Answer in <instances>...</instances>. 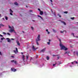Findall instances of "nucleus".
I'll return each mask as SVG.
<instances>
[{
  "mask_svg": "<svg viewBox=\"0 0 78 78\" xmlns=\"http://www.w3.org/2000/svg\"><path fill=\"white\" fill-rule=\"evenodd\" d=\"M71 19H72V20H74V17H73V18H71Z\"/></svg>",
  "mask_w": 78,
  "mask_h": 78,
  "instance_id": "cd10ccee",
  "label": "nucleus"
},
{
  "mask_svg": "<svg viewBox=\"0 0 78 78\" xmlns=\"http://www.w3.org/2000/svg\"><path fill=\"white\" fill-rule=\"evenodd\" d=\"M30 12H33V10H30Z\"/></svg>",
  "mask_w": 78,
  "mask_h": 78,
  "instance_id": "a19ab883",
  "label": "nucleus"
},
{
  "mask_svg": "<svg viewBox=\"0 0 78 78\" xmlns=\"http://www.w3.org/2000/svg\"><path fill=\"white\" fill-rule=\"evenodd\" d=\"M11 70H12V71L14 72H16V69H14V68L13 69L12 68H11Z\"/></svg>",
  "mask_w": 78,
  "mask_h": 78,
  "instance_id": "39448f33",
  "label": "nucleus"
},
{
  "mask_svg": "<svg viewBox=\"0 0 78 78\" xmlns=\"http://www.w3.org/2000/svg\"><path fill=\"white\" fill-rule=\"evenodd\" d=\"M5 19L6 20H8V18L7 16H5Z\"/></svg>",
  "mask_w": 78,
  "mask_h": 78,
  "instance_id": "6ab92c4d",
  "label": "nucleus"
},
{
  "mask_svg": "<svg viewBox=\"0 0 78 78\" xmlns=\"http://www.w3.org/2000/svg\"><path fill=\"white\" fill-rule=\"evenodd\" d=\"M54 14L55 16H56V15H55V13H54Z\"/></svg>",
  "mask_w": 78,
  "mask_h": 78,
  "instance_id": "4d7b16f0",
  "label": "nucleus"
},
{
  "mask_svg": "<svg viewBox=\"0 0 78 78\" xmlns=\"http://www.w3.org/2000/svg\"><path fill=\"white\" fill-rule=\"evenodd\" d=\"M2 19H3V20H5V19H4V18H2Z\"/></svg>",
  "mask_w": 78,
  "mask_h": 78,
  "instance_id": "13d9d810",
  "label": "nucleus"
},
{
  "mask_svg": "<svg viewBox=\"0 0 78 78\" xmlns=\"http://www.w3.org/2000/svg\"><path fill=\"white\" fill-rule=\"evenodd\" d=\"M7 34H8V35H9V36H10V34L9 33H7Z\"/></svg>",
  "mask_w": 78,
  "mask_h": 78,
  "instance_id": "72a5a7b5",
  "label": "nucleus"
},
{
  "mask_svg": "<svg viewBox=\"0 0 78 78\" xmlns=\"http://www.w3.org/2000/svg\"><path fill=\"white\" fill-rule=\"evenodd\" d=\"M11 62H14V60H12L11 61Z\"/></svg>",
  "mask_w": 78,
  "mask_h": 78,
  "instance_id": "c756f323",
  "label": "nucleus"
},
{
  "mask_svg": "<svg viewBox=\"0 0 78 78\" xmlns=\"http://www.w3.org/2000/svg\"><path fill=\"white\" fill-rule=\"evenodd\" d=\"M9 28H10V29H14V27H12V28H11V27L9 26Z\"/></svg>",
  "mask_w": 78,
  "mask_h": 78,
  "instance_id": "1a4fd4ad",
  "label": "nucleus"
},
{
  "mask_svg": "<svg viewBox=\"0 0 78 78\" xmlns=\"http://www.w3.org/2000/svg\"><path fill=\"white\" fill-rule=\"evenodd\" d=\"M9 31L10 32H12V31H14V30L13 29H10L9 30Z\"/></svg>",
  "mask_w": 78,
  "mask_h": 78,
  "instance_id": "0eeeda50",
  "label": "nucleus"
},
{
  "mask_svg": "<svg viewBox=\"0 0 78 78\" xmlns=\"http://www.w3.org/2000/svg\"><path fill=\"white\" fill-rule=\"evenodd\" d=\"M71 34L73 36V37H75V36L74 35V33H72Z\"/></svg>",
  "mask_w": 78,
  "mask_h": 78,
  "instance_id": "bb28decb",
  "label": "nucleus"
},
{
  "mask_svg": "<svg viewBox=\"0 0 78 78\" xmlns=\"http://www.w3.org/2000/svg\"><path fill=\"white\" fill-rule=\"evenodd\" d=\"M64 13L65 14H67L68 13V12L67 11L64 12Z\"/></svg>",
  "mask_w": 78,
  "mask_h": 78,
  "instance_id": "393cba45",
  "label": "nucleus"
},
{
  "mask_svg": "<svg viewBox=\"0 0 78 78\" xmlns=\"http://www.w3.org/2000/svg\"><path fill=\"white\" fill-rule=\"evenodd\" d=\"M26 7L27 8H28V6H27V5L26 6Z\"/></svg>",
  "mask_w": 78,
  "mask_h": 78,
  "instance_id": "680f3d73",
  "label": "nucleus"
},
{
  "mask_svg": "<svg viewBox=\"0 0 78 78\" xmlns=\"http://www.w3.org/2000/svg\"><path fill=\"white\" fill-rule=\"evenodd\" d=\"M49 58H49V57L48 56L47 57L46 59L47 60H49Z\"/></svg>",
  "mask_w": 78,
  "mask_h": 78,
  "instance_id": "f3484780",
  "label": "nucleus"
},
{
  "mask_svg": "<svg viewBox=\"0 0 78 78\" xmlns=\"http://www.w3.org/2000/svg\"><path fill=\"white\" fill-rule=\"evenodd\" d=\"M59 17H61V16L60 15H59Z\"/></svg>",
  "mask_w": 78,
  "mask_h": 78,
  "instance_id": "8fccbe9b",
  "label": "nucleus"
},
{
  "mask_svg": "<svg viewBox=\"0 0 78 78\" xmlns=\"http://www.w3.org/2000/svg\"><path fill=\"white\" fill-rule=\"evenodd\" d=\"M61 22L62 23H63V24H64L65 25H66V23H65V22H64V21H61Z\"/></svg>",
  "mask_w": 78,
  "mask_h": 78,
  "instance_id": "4468645a",
  "label": "nucleus"
},
{
  "mask_svg": "<svg viewBox=\"0 0 78 78\" xmlns=\"http://www.w3.org/2000/svg\"><path fill=\"white\" fill-rule=\"evenodd\" d=\"M40 15H43V11H41L40 12Z\"/></svg>",
  "mask_w": 78,
  "mask_h": 78,
  "instance_id": "9b49d317",
  "label": "nucleus"
},
{
  "mask_svg": "<svg viewBox=\"0 0 78 78\" xmlns=\"http://www.w3.org/2000/svg\"><path fill=\"white\" fill-rule=\"evenodd\" d=\"M53 31L54 33H56V31L55 29H53Z\"/></svg>",
  "mask_w": 78,
  "mask_h": 78,
  "instance_id": "5701e85b",
  "label": "nucleus"
},
{
  "mask_svg": "<svg viewBox=\"0 0 78 78\" xmlns=\"http://www.w3.org/2000/svg\"><path fill=\"white\" fill-rule=\"evenodd\" d=\"M71 63L72 64H73V62H72Z\"/></svg>",
  "mask_w": 78,
  "mask_h": 78,
  "instance_id": "49530a36",
  "label": "nucleus"
},
{
  "mask_svg": "<svg viewBox=\"0 0 78 78\" xmlns=\"http://www.w3.org/2000/svg\"><path fill=\"white\" fill-rule=\"evenodd\" d=\"M48 34H50V32H49V31H48Z\"/></svg>",
  "mask_w": 78,
  "mask_h": 78,
  "instance_id": "f704fd0d",
  "label": "nucleus"
},
{
  "mask_svg": "<svg viewBox=\"0 0 78 78\" xmlns=\"http://www.w3.org/2000/svg\"><path fill=\"white\" fill-rule=\"evenodd\" d=\"M33 15H34V16H35V15L33 14Z\"/></svg>",
  "mask_w": 78,
  "mask_h": 78,
  "instance_id": "774afa93",
  "label": "nucleus"
},
{
  "mask_svg": "<svg viewBox=\"0 0 78 78\" xmlns=\"http://www.w3.org/2000/svg\"><path fill=\"white\" fill-rule=\"evenodd\" d=\"M37 57H38V56H37V55L36 56V58H37Z\"/></svg>",
  "mask_w": 78,
  "mask_h": 78,
  "instance_id": "3c124183",
  "label": "nucleus"
},
{
  "mask_svg": "<svg viewBox=\"0 0 78 78\" xmlns=\"http://www.w3.org/2000/svg\"><path fill=\"white\" fill-rule=\"evenodd\" d=\"M64 31H65V33H66V31H61L60 33H64Z\"/></svg>",
  "mask_w": 78,
  "mask_h": 78,
  "instance_id": "a211bd4d",
  "label": "nucleus"
},
{
  "mask_svg": "<svg viewBox=\"0 0 78 78\" xmlns=\"http://www.w3.org/2000/svg\"><path fill=\"white\" fill-rule=\"evenodd\" d=\"M36 50H37V48H35Z\"/></svg>",
  "mask_w": 78,
  "mask_h": 78,
  "instance_id": "052dcab7",
  "label": "nucleus"
},
{
  "mask_svg": "<svg viewBox=\"0 0 78 78\" xmlns=\"http://www.w3.org/2000/svg\"><path fill=\"white\" fill-rule=\"evenodd\" d=\"M28 57H29L28 55L26 56V59L28 60Z\"/></svg>",
  "mask_w": 78,
  "mask_h": 78,
  "instance_id": "412c9836",
  "label": "nucleus"
},
{
  "mask_svg": "<svg viewBox=\"0 0 78 78\" xmlns=\"http://www.w3.org/2000/svg\"><path fill=\"white\" fill-rule=\"evenodd\" d=\"M14 33H16V31H15V30H14Z\"/></svg>",
  "mask_w": 78,
  "mask_h": 78,
  "instance_id": "5fc2aeb1",
  "label": "nucleus"
},
{
  "mask_svg": "<svg viewBox=\"0 0 78 78\" xmlns=\"http://www.w3.org/2000/svg\"><path fill=\"white\" fill-rule=\"evenodd\" d=\"M46 31H47V32H48V29H47V30H46Z\"/></svg>",
  "mask_w": 78,
  "mask_h": 78,
  "instance_id": "c03bdc74",
  "label": "nucleus"
},
{
  "mask_svg": "<svg viewBox=\"0 0 78 78\" xmlns=\"http://www.w3.org/2000/svg\"><path fill=\"white\" fill-rule=\"evenodd\" d=\"M57 64L58 65H60V64H61V62H57Z\"/></svg>",
  "mask_w": 78,
  "mask_h": 78,
  "instance_id": "ddd939ff",
  "label": "nucleus"
},
{
  "mask_svg": "<svg viewBox=\"0 0 78 78\" xmlns=\"http://www.w3.org/2000/svg\"><path fill=\"white\" fill-rule=\"evenodd\" d=\"M16 43H17V45H19V46H20V43H19V41H16Z\"/></svg>",
  "mask_w": 78,
  "mask_h": 78,
  "instance_id": "9d476101",
  "label": "nucleus"
},
{
  "mask_svg": "<svg viewBox=\"0 0 78 78\" xmlns=\"http://www.w3.org/2000/svg\"><path fill=\"white\" fill-rule=\"evenodd\" d=\"M1 40H2V41H3V38H1Z\"/></svg>",
  "mask_w": 78,
  "mask_h": 78,
  "instance_id": "e433bc0d",
  "label": "nucleus"
},
{
  "mask_svg": "<svg viewBox=\"0 0 78 78\" xmlns=\"http://www.w3.org/2000/svg\"><path fill=\"white\" fill-rule=\"evenodd\" d=\"M3 34H6V33H5V32H3Z\"/></svg>",
  "mask_w": 78,
  "mask_h": 78,
  "instance_id": "7c9ffc66",
  "label": "nucleus"
},
{
  "mask_svg": "<svg viewBox=\"0 0 78 78\" xmlns=\"http://www.w3.org/2000/svg\"><path fill=\"white\" fill-rule=\"evenodd\" d=\"M21 54H23V52H21Z\"/></svg>",
  "mask_w": 78,
  "mask_h": 78,
  "instance_id": "e2e57ef3",
  "label": "nucleus"
},
{
  "mask_svg": "<svg viewBox=\"0 0 78 78\" xmlns=\"http://www.w3.org/2000/svg\"><path fill=\"white\" fill-rule=\"evenodd\" d=\"M38 11H40H40H41V9H38Z\"/></svg>",
  "mask_w": 78,
  "mask_h": 78,
  "instance_id": "473e14b6",
  "label": "nucleus"
},
{
  "mask_svg": "<svg viewBox=\"0 0 78 78\" xmlns=\"http://www.w3.org/2000/svg\"><path fill=\"white\" fill-rule=\"evenodd\" d=\"M20 15L21 16H22V15L20 14Z\"/></svg>",
  "mask_w": 78,
  "mask_h": 78,
  "instance_id": "69168bd1",
  "label": "nucleus"
},
{
  "mask_svg": "<svg viewBox=\"0 0 78 78\" xmlns=\"http://www.w3.org/2000/svg\"><path fill=\"white\" fill-rule=\"evenodd\" d=\"M23 33H24V31H22Z\"/></svg>",
  "mask_w": 78,
  "mask_h": 78,
  "instance_id": "0e129e2a",
  "label": "nucleus"
},
{
  "mask_svg": "<svg viewBox=\"0 0 78 78\" xmlns=\"http://www.w3.org/2000/svg\"><path fill=\"white\" fill-rule=\"evenodd\" d=\"M13 51L15 53H16V51L14 50Z\"/></svg>",
  "mask_w": 78,
  "mask_h": 78,
  "instance_id": "c9c22d12",
  "label": "nucleus"
},
{
  "mask_svg": "<svg viewBox=\"0 0 78 78\" xmlns=\"http://www.w3.org/2000/svg\"><path fill=\"white\" fill-rule=\"evenodd\" d=\"M1 27H4V25L2 24H0V28H1Z\"/></svg>",
  "mask_w": 78,
  "mask_h": 78,
  "instance_id": "2eb2a0df",
  "label": "nucleus"
},
{
  "mask_svg": "<svg viewBox=\"0 0 78 78\" xmlns=\"http://www.w3.org/2000/svg\"><path fill=\"white\" fill-rule=\"evenodd\" d=\"M0 36H1V37H3V35H1L0 34Z\"/></svg>",
  "mask_w": 78,
  "mask_h": 78,
  "instance_id": "58836bf2",
  "label": "nucleus"
},
{
  "mask_svg": "<svg viewBox=\"0 0 78 78\" xmlns=\"http://www.w3.org/2000/svg\"><path fill=\"white\" fill-rule=\"evenodd\" d=\"M57 38H58V39H59V38H58V36H57Z\"/></svg>",
  "mask_w": 78,
  "mask_h": 78,
  "instance_id": "bf43d9fd",
  "label": "nucleus"
},
{
  "mask_svg": "<svg viewBox=\"0 0 78 78\" xmlns=\"http://www.w3.org/2000/svg\"><path fill=\"white\" fill-rule=\"evenodd\" d=\"M47 44H48V45H50V42H48Z\"/></svg>",
  "mask_w": 78,
  "mask_h": 78,
  "instance_id": "c85d7f7f",
  "label": "nucleus"
},
{
  "mask_svg": "<svg viewBox=\"0 0 78 78\" xmlns=\"http://www.w3.org/2000/svg\"><path fill=\"white\" fill-rule=\"evenodd\" d=\"M55 55H53V57H54V56H55Z\"/></svg>",
  "mask_w": 78,
  "mask_h": 78,
  "instance_id": "de8ad7c7",
  "label": "nucleus"
},
{
  "mask_svg": "<svg viewBox=\"0 0 78 78\" xmlns=\"http://www.w3.org/2000/svg\"><path fill=\"white\" fill-rule=\"evenodd\" d=\"M40 36H41L40 35H38V37H37V39H36V42L37 45H39V43H38V41H41V39H40Z\"/></svg>",
  "mask_w": 78,
  "mask_h": 78,
  "instance_id": "f03ea898",
  "label": "nucleus"
},
{
  "mask_svg": "<svg viewBox=\"0 0 78 78\" xmlns=\"http://www.w3.org/2000/svg\"><path fill=\"white\" fill-rule=\"evenodd\" d=\"M10 14L11 15H12V13H11V12H10Z\"/></svg>",
  "mask_w": 78,
  "mask_h": 78,
  "instance_id": "4c0bfd02",
  "label": "nucleus"
},
{
  "mask_svg": "<svg viewBox=\"0 0 78 78\" xmlns=\"http://www.w3.org/2000/svg\"><path fill=\"white\" fill-rule=\"evenodd\" d=\"M57 58H58V59H59V57H57Z\"/></svg>",
  "mask_w": 78,
  "mask_h": 78,
  "instance_id": "864d4df0",
  "label": "nucleus"
},
{
  "mask_svg": "<svg viewBox=\"0 0 78 78\" xmlns=\"http://www.w3.org/2000/svg\"><path fill=\"white\" fill-rule=\"evenodd\" d=\"M38 17H40V18H41V19H42V20H43V19L42 18V17L41 16H39V15H38Z\"/></svg>",
  "mask_w": 78,
  "mask_h": 78,
  "instance_id": "aec40b11",
  "label": "nucleus"
},
{
  "mask_svg": "<svg viewBox=\"0 0 78 78\" xmlns=\"http://www.w3.org/2000/svg\"><path fill=\"white\" fill-rule=\"evenodd\" d=\"M6 39H7V40H7V41L9 42H10L11 41V40H10V39L8 38H7Z\"/></svg>",
  "mask_w": 78,
  "mask_h": 78,
  "instance_id": "6e6552de",
  "label": "nucleus"
},
{
  "mask_svg": "<svg viewBox=\"0 0 78 78\" xmlns=\"http://www.w3.org/2000/svg\"><path fill=\"white\" fill-rule=\"evenodd\" d=\"M11 12H12H12H13V11H12V10H11Z\"/></svg>",
  "mask_w": 78,
  "mask_h": 78,
  "instance_id": "79ce46f5",
  "label": "nucleus"
},
{
  "mask_svg": "<svg viewBox=\"0 0 78 78\" xmlns=\"http://www.w3.org/2000/svg\"><path fill=\"white\" fill-rule=\"evenodd\" d=\"M56 63H55V64H53V66H55V65H56Z\"/></svg>",
  "mask_w": 78,
  "mask_h": 78,
  "instance_id": "2f4dec72",
  "label": "nucleus"
},
{
  "mask_svg": "<svg viewBox=\"0 0 78 78\" xmlns=\"http://www.w3.org/2000/svg\"><path fill=\"white\" fill-rule=\"evenodd\" d=\"M12 10H11V9H10V11H11Z\"/></svg>",
  "mask_w": 78,
  "mask_h": 78,
  "instance_id": "603ef678",
  "label": "nucleus"
},
{
  "mask_svg": "<svg viewBox=\"0 0 78 78\" xmlns=\"http://www.w3.org/2000/svg\"><path fill=\"white\" fill-rule=\"evenodd\" d=\"M59 14H58V16H59Z\"/></svg>",
  "mask_w": 78,
  "mask_h": 78,
  "instance_id": "338daca9",
  "label": "nucleus"
},
{
  "mask_svg": "<svg viewBox=\"0 0 78 78\" xmlns=\"http://www.w3.org/2000/svg\"><path fill=\"white\" fill-rule=\"evenodd\" d=\"M32 48L34 51H35V50H36V48H34V46H33Z\"/></svg>",
  "mask_w": 78,
  "mask_h": 78,
  "instance_id": "f8f14e48",
  "label": "nucleus"
},
{
  "mask_svg": "<svg viewBox=\"0 0 78 78\" xmlns=\"http://www.w3.org/2000/svg\"><path fill=\"white\" fill-rule=\"evenodd\" d=\"M11 39L12 40H14V39H13V38H12V39Z\"/></svg>",
  "mask_w": 78,
  "mask_h": 78,
  "instance_id": "09e8293b",
  "label": "nucleus"
},
{
  "mask_svg": "<svg viewBox=\"0 0 78 78\" xmlns=\"http://www.w3.org/2000/svg\"><path fill=\"white\" fill-rule=\"evenodd\" d=\"M50 0V1L51 2V3H52V2H53V1H52V0Z\"/></svg>",
  "mask_w": 78,
  "mask_h": 78,
  "instance_id": "ea45409f",
  "label": "nucleus"
},
{
  "mask_svg": "<svg viewBox=\"0 0 78 78\" xmlns=\"http://www.w3.org/2000/svg\"><path fill=\"white\" fill-rule=\"evenodd\" d=\"M59 41L60 42V45L61 47V50H64L66 51L68 50V48H66L65 46L63 45L61 43V39H59Z\"/></svg>",
  "mask_w": 78,
  "mask_h": 78,
  "instance_id": "f257e3e1",
  "label": "nucleus"
},
{
  "mask_svg": "<svg viewBox=\"0 0 78 78\" xmlns=\"http://www.w3.org/2000/svg\"><path fill=\"white\" fill-rule=\"evenodd\" d=\"M46 50V48H44L43 49H42L40 51V53H41V52H43V53H44L45 52V51Z\"/></svg>",
  "mask_w": 78,
  "mask_h": 78,
  "instance_id": "7ed1b4c3",
  "label": "nucleus"
},
{
  "mask_svg": "<svg viewBox=\"0 0 78 78\" xmlns=\"http://www.w3.org/2000/svg\"><path fill=\"white\" fill-rule=\"evenodd\" d=\"M14 63L15 64H17V61H15Z\"/></svg>",
  "mask_w": 78,
  "mask_h": 78,
  "instance_id": "4be33fe9",
  "label": "nucleus"
},
{
  "mask_svg": "<svg viewBox=\"0 0 78 78\" xmlns=\"http://www.w3.org/2000/svg\"><path fill=\"white\" fill-rule=\"evenodd\" d=\"M16 48V51L17 53L18 52V50L17 49V48Z\"/></svg>",
  "mask_w": 78,
  "mask_h": 78,
  "instance_id": "b1692460",
  "label": "nucleus"
},
{
  "mask_svg": "<svg viewBox=\"0 0 78 78\" xmlns=\"http://www.w3.org/2000/svg\"><path fill=\"white\" fill-rule=\"evenodd\" d=\"M69 53L70 52H69V51H67L65 52V54H68V55L69 56Z\"/></svg>",
  "mask_w": 78,
  "mask_h": 78,
  "instance_id": "423d86ee",
  "label": "nucleus"
},
{
  "mask_svg": "<svg viewBox=\"0 0 78 78\" xmlns=\"http://www.w3.org/2000/svg\"><path fill=\"white\" fill-rule=\"evenodd\" d=\"M14 4L15 5H18V3H17V2H16L14 3Z\"/></svg>",
  "mask_w": 78,
  "mask_h": 78,
  "instance_id": "dca6fc26",
  "label": "nucleus"
},
{
  "mask_svg": "<svg viewBox=\"0 0 78 78\" xmlns=\"http://www.w3.org/2000/svg\"><path fill=\"white\" fill-rule=\"evenodd\" d=\"M76 64H78V62H76Z\"/></svg>",
  "mask_w": 78,
  "mask_h": 78,
  "instance_id": "37998d69",
  "label": "nucleus"
},
{
  "mask_svg": "<svg viewBox=\"0 0 78 78\" xmlns=\"http://www.w3.org/2000/svg\"><path fill=\"white\" fill-rule=\"evenodd\" d=\"M22 55L23 56L22 58H23V59L24 62H25V55H23V54H22Z\"/></svg>",
  "mask_w": 78,
  "mask_h": 78,
  "instance_id": "20e7f679",
  "label": "nucleus"
},
{
  "mask_svg": "<svg viewBox=\"0 0 78 78\" xmlns=\"http://www.w3.org/2000/svg\"><path fill=\"white\" fill-rule=\"evenodd\" d=\"M31 28L32 30H34V28L33 27H31Z\"/></svg>",
  "mask_w": 78,
  "mask_h": 78,
  "instance_id": "a878e982",
  "label": "nucleus"
},
{
  "mask_svg": "<svg viewBox=\"0 0 78 78\" xmlns=\"http://www.w3.org/2000/svg\"><path fill=\"white\" fill-rule=\"evenodd\" d=\"M49 42H50V41H51V40H49Z\"/></svg>",
  "mask_w": 78,
  "mask_h": 78,
  "instance_id": "6e6d98bb",
  "label": "nucleus"
},
{
  "mask_svg": "<svg viewBox=\"0 0 78 78\" xmlns=\"http://www.w3.org/2000/svg\"><path fill=\"white\" fill-rule=\"evenodd\" d=\"M0 55H2V53L0 51Z\"/></svg>",
  "mask_w": 78,
  "mask_h": 78,
  "instance_id": "a18cd8bd",
  "label": "nucleus"
}]
</instances>
